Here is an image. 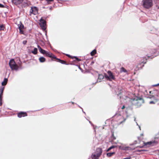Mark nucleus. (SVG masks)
<instances>
[{
    "label": "nucleus",
    "mask_w": 159,
    "mask_h": 159,
    "mask_svg": "<svg viewBox=\"0 0 159 159\" xmlns=\"http://www.w3.org/2000/svg\"><path fill=\"white\" fill-rule=\"evenodd\" d=\"M129 102L132 105H134L137 107H139L143 103V100L142 98L136 97L134 98L130 99Z\"/></svg>",
    "instance_id": "obj_1"
},
{
    "label": "nucleus",
    "mask_w": 159,
    "mask_h": 159,
    "mask_svg": "<svg viewBox=\"0 0 159 159\" xmlns=\"http://www.w3.org/2000/svg\"><path fill=\"white\" fill-rule=\"evenodd\" d=\"M142 2L143 7L146 9H149L153 6L152 0H143Z\"/></svg>",
    "instance_id": "obj_2"
},
{
    "label": "nucleus",
    "mask_w": 159,
    "mask_h": 159,
    "mask_svg": "<svg viewBox=\"0 0 159 159\" xmlns=\"http://www.w3.org/2000/svg\"><path fill=\"white\" fill-rule=\"evenodd\" d=\"M38 48L40 52L43 54H45L46 56L51 58L52 59L54 55L49 52H47L43 49L39 45H38Z\"/></svg>",
    "instance_id": "obj_3"
},
{
    "label": "nucleus",
    "mask_w": 159,
    "mask_h": 159,
    "mask_svg": "<svg viewBox=\"0 0 159 159\" xmlns=\"http://www.w3.org/2000/svg\"><path fill=\"white\" fill-rule=\"evenodd\" d=\"M107 73L108 75L106 74H104V76L107 80L112 81V80H115L114 75L111 71H108Z\"/></svg>",
    "instance_id": "obj_4"
},
{
    "label": "nucleus",
    "mask_w": 159,
    "mask_h": 159,
    "mask_svg": "<svg viewBox=\"0 0 159 159\" xmlns=\"http://www.w3.org/2000/svg\"><path fill=\"white\" fill-rule=\"evenodd\" d=\"M9 64L12 70H17L18 69V66L16 64L14 59H12L9 62Z\"/></svg>",
    "instance_id": "obj_5"
},
{
    "label": "nucleus",
    "mask_w": 159,
    "mask_h": 159,
    "mask_svg": "<svg viewBox=\"0 0 159 159\" xmlns=\"http://www.w3.org/2000/svg\"><path fill=\"white\" fill-rule=\"evenodd\" d=\"M39 25L42 29L45 30L46 28V20L43 19L42 17L40 20Z\"/></svg>",
    "instance_id": "obj_6"
},
{
    "label": "nucleus",
    "mask_w": 159,
    "mask_h": 159,
    "mask_svg": "<svg viewBox=\"0 0 159 159\" xmlns=\"http://www.w3.org/2000/svg\"><path fill=\"white\" fill-rule=\"evenodd\" d=\"M5 89L4 87H1L0 89V106L2 105V99L3 91Z\"/></svg>",
    "instance_id": "obj_7"
},
{
    "label": "nucleus",
    "mask_w": 159,
    "mask_h": 159,
    "mask_svg": "<svg viewBox=\"0 0 159 159\" xmlns=\"http://www.w3.org/2000/svg\"><path fill=\"white\" fill-rule=\"evenodd\" d=\"M30 14L34 15H36L38 13V9L36 7H32L30 11Z\"/></svg>",
    "instance_id": "obj_8"
},
{
    "label": "nucleus",
    "mask_w": 159,
    "mask_h": 159,
    "mask_svg": "<svg viewBox=\"0 0 159 159\" xmlns=\"http://www.w3.org/2000/svg\"><path fill=\"white\" fill-rule=\"evenodd\" d=\"M157 143L158 142L155 140L152 141L147 143H143V144H144L143 146L147 145H148L154 146L157 144Z\"/></svg>",
    "instance_id": "obj_9"
},
{
    "label": "nucleus",
    "mask_w": 159,
    "mask_h": 159,
    "mask_svg": "<svg viewBox=\"0 0 159 159\" xmlns=\"http://www.w3.org/2000/svg\"><path fill=\"white\" fill-rule=\"evenodd\" d=\"M17 116L19 118L24 117L28 116L27 113L25 112L20 111L17 114Z\"/></svg>",
    "instance_id": "obj_10"
},
{
    "label": "nucleus",
    "mask_w": 159,
    "mask_h": 159,
    "mask_svg": "<svg viewBox=\"0 0 159 159\" xmlns=\"http://www.w3.org/2000/svg\"><path fill=\"white\" fill-rule=\"evenodd\" d=\"M102 152V148H96L95 152H94L99 156H101Z\"/></svg>",
    "instance_id": "obj_11"
},
{
    "label": "nucleus",
    "mask_w": 159,
    "mask_h": 159,
    "mask_svg": "<svg viewBox=\"0 0 159 159\" xmlns=\"http://www.w3.org/2000/svg\"><path fill=\"white\" fill-rule=\"evenodd\" d=\"M24 1V0H11L12 3L16 5H20Z\"/></svg>",
    "instance_id": "obj_12"
},
{
    "label": "nucleus",
    "mask_w": 159,
    "mask_h": 159,
    "mask_svg": "<svg viewBox=\"0 0 159 159\" xmlns=\"http://www.w3.org/2000/svg\"><path fill=\"white\" fill-rule=\"evenodd\" d=\"M53 57L52 58V59H55V60L57 62H60L62 64H66V62L65 61L61 60L59 59H58L54 55L53 56Z\"/></svg>",
    "instance_id": "obj_13"
},
{
    "label": "nucleus",
    "mask_w": 159,
    "mask_h": 159,
    "mask_svg": "<svg viewBox=\"0 0 159 159\" xmlns=\"http://www.w3.org/2000/svg\"><path fill=\"white\" fill-rule=\"evenodd\" d=\"M31 5V2L30 1L28 0H25L23 2V6L24 7H26Z\"/></svg>",
    "instance_id": "obj_14"
},
{
    "label": "nucleus",
    "mask_w": 159,
    "mask_h": 159,
    "mask_svg": "<svg viewBox=\"0 0 159 159\" xmlns=\"http://www.w3.org/2000/svg\"><path fill=\"white\" fill-rule=\"evenodd\" d=\"M147 62V59H145L144 58H143V61H140V63H139L138 65V66H139V65H141V66H139L140 68L144 66V65Z\"/></svg>",
    "instance_id": "obj_15"
},
{
    "label": "nucleus",
    "mask_w": 159,
    "mask_h": 159,
    "mask_svg": "<svg viewBox=\"0 0 159 159\" xmlns=\"http://www.w3.org/2000/svg\"><path fill=\"white\" fill-rule=\"evenodd\" d=\"M100 157L95 153H92L91 156L92 159H99Z\"/></svg>",
    "instance_id": "obj_16"
},
{
    "label": "nucleus",
    "mask_w": 159,
    "mask_h": 159,
    "mask_svg": "<svg viewBox=\"0 0 159 159\" xmlns=\"http://www.w3.org/2000/svg\"><path fill=\"white\" fill-rule=\"evenodd\" d=\"M120 148L122 150L125 151L131 149L130 147L125 146H120Z\"/></svg>",
    "instance_id": "obj_17"
},
{
    "label": "nucleus",
    "mask_w": 159,
    "mask_h": 159,
    "mask_svg": "<svg viewBox=\"0 0 159 159\" xmlns=\"http://www.w3.org/2000/svg\"><path fill=\"white\" fill-rule=\"evenodd\" d=\"M66 56H68L69 57L71 58L72 59L74 58H75V59L77 61H81V60L80 59H79L77 57H72L69 54H66Z\"/></svg>",
    "instance_id": "obj_18"
},
{
    "label": "nucleus",
    "mask_w": 159,
    "mask_h": 159,
    "mask_svg": "<svg viewBox=\"0 0 159 159\" xmlns=\"http://www.w3.org/2000/svg\"><path fill=\"white\" fill-rule=\"evenodd\" d=\"M8 80L7 78H5L4 79L2 83V86L6 85L7 83Z\"/></svg>",
    "instance_id": "obj_19"
},
{
    "label": "nucleus",
    "mask_w": 159,
    "mask_h": 159,
    "mask_svg": "<svg viewBox=\"0 0 159 159\" xmlns=\"http://www.w3.org/2000/svg\"><path fill=\"white\" fill-rule=\"evenodd\" d=\"M39 60L40 62H43L46 61V59L43 57H41L39 58Z\"/></svg>",
    "instance_id": "obj_20"
},
{
    "label": "nucleus",
    "mask_w": 159,
    "mask_h": 159,
    "mask_svg": "<svg viewBox=\"0 0 159 159\" xmlns=\"http://www.w3.org/2000/svg\"><path fill=\"white\" fill-rule=\"evenodd\" d=\"M115 153L114 152L107 153V157H110L114 155L115 154Z\"/></svg>",
    "instance_id": "obj_21"
},
{
    "label": "nucleus",
    "mask_w": 159,
    "mask_h": 159,
    "mask_svg": "<svg viewBox=\"0 0 159 159\" xmlns=\"http://www.w3.org/2000/svg\"><path fill=\"white\" fill-rule=\"evenodd\" d=\"M32 53L34 54H36L38 52V49L37 48H35L34 50L32 51Z\"/></svg>",
    "instance_id": "obj_22"
},
{
    "label": "nucleus",
    "mask_w": 159,
    "mask_h": 159,
    "mask_svg": "<svg viewBox=\"0 0 159 159\" xmlns=\"http://www.w3.org/2000/svg\"><path fill=\"white\" fill-rule=\"evenodd\" d=\"M96 49H94L91 52L90 54L92 56H93L96 54Z\"/></svg>",
    "instance_id": "obj_23"
},
{
    "label": "nucleus",
    "mask_w": 159,
    "mask_h": 159,
    "mask_svg": "<svg viewBox=\"0 0 159 159\" xmlns=\"http://www.w3.org/2000/svg\"><path fill=\"white\" fill-rule=\"evenodd\" d=\"M18 27L19 30L23 29L24 27L23 25L21 23L18 25Z\"/></svg>",
    "instance_id": "obj_24"
},
{
    "label": "nucleus",
    "mask_w": 159,
    "mask_h": 159,
    "mask_svg": "<svg viewBox=\"0 0 159 159\" xmlns=\"http://www.w3.org/2000/svg\"><path fill=\"white\" fill-rule=\"evenodd\" d=\"M116 147V146L114 145H112L107 150V152H108L112 149Z\"/></svg>",
    "instance_id": "obj_25"
},
{
    "label": "nucleus",
    "mask_w": 159,
    "mask_h": 159,
    "mask_svg": "<svg viewBox=\"0 0 159 159\" xmlns=\"http://www.w3.org/2000/svg\"><path fill=\"white\" fill-rule=\"evenodd\" d=\"M104 76L102 74H99L98 75V79L99 80H102L103 79Z\"/></svg>",
    "instance_id": "obj_26"
},
{
    "label": "nucleus",
    "mask_w": 159,
    "mask_h": 159,
    "mask_svg": "<svg viewBox=\"0 0 159 159\" xmlns=\"http://www.w3.org/2000/svg\"><path fill=\"white\" fill-rule=\"evenodd\" d=\"M120 71L124 72L125 73H127V71L123 67L121 68L120 69Z\"/></svg>",
    "instance_id": "obj_27"
},
{
    "label": "nucleus",
    "mask_w": 159,
    "mask_h": 159,
    "mask_svg": "<svg viewBox=\"0 0 159 159\" xmlns=\"http://www.w3.org/2000/svg\"><path fill=\"white\" fill-rule=\"evenodd\" d=\"M5 28V25H0V30H3Z\"/></svg>",
    "instance_id": "obj_28"
},
{
    "label": "nucleus",
    "mask_w": 159,
    "mask_h": 159,
    "mask_svg": "<svg viewBox=\"0 0 159 159\" xmlns=\"http://www.w3.org/2000/svg\"><path fill=\"white\" fill-rule=\"evenodd\" d=\"M46 2H47V3L49 4L51 3V2H52L54 1V0H45Z\"/></svg>",
    "instance_id": "obj_29"
},
{
    "label": "nucleus",
    "mask_w": 159,
    "mask_h": 159,
    "mask_svg": "<svg viewBox=\"0 0 159 159\" xmlns=\"http://www.w3.org/2000/svg\"><path fill=\"white\" fill-rule=\"evenodd\" d=\"M19 30H20V34H24V31L23 30V29Z\"/></svg>",
    "instance_id": "obj_30"
},
{
    "label": "nucleus",
    "mask_w": 159,
    "mask_h": 159,
    "mask_svg": "<svg viewBox=\"0 0 159 159\" xmlns=\"http://www.w3.org/2000/svg\"><path fill=\"white\" fill-rule=\"evenodd\" d=\"M147 150H144V149H140V150H139L137 151L139 152H144V151H147Z\"/></svg>",
    "instance_id": "obj_31"
},
{
    "label": "nucleus",
    "mask_w": 159,
    "mask_h": 159,
    "mask_svg": "<svg viewBox=\"0 0 159 159\" xmlns=\"http://www.w3.org/2000/svg\"><path fill=\"white\" fill-rule=\"evenodd\" d=\"M0 7H4V6L2 4H0Z\"/></svg>",
    "instance_id": "obj_32"
},
{
    "label": "nucleus",
    "mask_w": 159,
    "mask_h": 159,
    "mask_svg": "<svg viewBox=\"0 0 159 159\" xmlns=\"http://www.w3.org/2000/svg\"><path fill=\"white\" fill-rule=\"evenodd\" d=\"M27 42L26 41H23V43L24 44H25Z\"/></svg>",
    "instance_id": "obj_33"
},
{
    "label": "nucleus",
    "mask_w": 159,
    "mask_h": 159,
    "mask_svg": "<svg viewBox=\"0 0 159 159\" xmlns=\"http://www.w3.org/2000/svg\"><path fill=\"white\" fill-rule=\"evenodd\" d=\"M125 108V105H123L122 107H121L122 109H124Z\"/></svg>",
    "instance_id": "obj_34"
},
{
    "label": "nucleus",
    "mask_w": 159,
    "mask_h": 159,
    "mask_svg": "<svg viewBox=\"0 0 159 159\" xmlns=\"http://www.w3.org/2000/svg\"><path fill=\"white\" fill-rule=\"evenodd\" d=\"M150 104H152V103H154V102H153V101H151V102H150Z\"/></svg>",
    "instance_id": "obj_35"
},
{
    "label": "nucleus",
    "mask_w": 159,
    "mask_h": 159,
    "mask_svg": "<svg viewBox=\"0 0 159 159\" xmlns=\"http://www.w3.org/2000/svg\"><path fill=\"white\" fill-rule=\"evenodd\" d=\"M123 159H130V158H124Z\"/></svg>",
    "instance_id": "obj_36"
},
{
    "label": "nucleus",
    "mask_w": 159,
    "mask_h": 159,
    "mask_svg": "<svg viewBox=\"0 0 159 159\" xmlns=\"http://www.w3.org/2000/svg\"><path fill=\"white\" fill-rule=\"evenodd\" d=\"M116 139V138L115 137L113 136V139Z\"/></svg>",
    "instance_id": "obj_37"
},
{
    "label": "nucleus",
    "mask_w": 159,
    "mask_h": 159,
    "mask_svg": "<svg viewBox=\"0 0 159 159\" xmlns=\"http://www.w3.org/2000/svg\"><path fill=\"white\" fill-rule=\"evenodd\" d=\"M143 134H141V136H143Z\"/></svg>",
    "instance_id": "obj_38"
},
{
    "label": "nucleus",
    "mask_w": 159,
    "mask_h": 159,
    "mask_svg": "<svg viewBox=\"0 0 159 159\" xmlns=\"http://www.w3.org/2000/svg\"><path fill=\"white\" fill-rule=\"evenodd\" d=\"M143 146H139V147L140 148H142Z\"/></svg>",
    "instance_id": "obj_39"
},
{
    "label": "nucleus",
    "mask_w": 159,
    "mask_h": 159,
    "mask_svg": "<svg viewBox=\"0 0 159 159\" xmlns=\"http://www.w3.org/2000/svg\"><path fill=\"white\" fill-rule=\"evenodd\" d=\"M158 8L159 9V7H158Z\"/></svg>",
    "instance_id": "obj_40"
}]
</instances>
